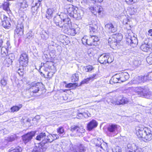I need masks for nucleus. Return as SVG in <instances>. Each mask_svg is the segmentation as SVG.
<instances>
[{
	"mask_svg": "<svg viewBox=\"0 0 152 152\" xmlns=\"http://www.w3.org/2000/svg\"><path fill=\"white\" fill-rule=\"evenodd\" d=\"M135 129L137 136L144 141L148 142L152 140V133L150 128L141 125L137 127Z\"/></svg>",
	"mask_w": 152,
	"mask_h": 152,
	"instance_id": "nucleus-1",
	"label": "nucleus"
},
{
	"mask_svg": "<svg viewBox=\"0 0 152 152\" xmlns=\"http://www.w3.org/2000/svg\"><path fill=\"white\" fill-rule=\"evenodd\" d=\"M99 39L96 36L90 35V37L84 36L82 39V42L84 45L87 44L88 45H97Z\"/></svg>",
	"mask_w": 152,
	"mask_h": 152,
	"instance_id": "nucleus-2",
	"label": "nucleus"
},
{
	"mask_svg": "<svg viewBox=\"0 0 152 152\" xmlns=\"http://www.w3.org/2000/svg\"><path fill=\"white\" fill-rule=\"evenodd\" d=\"M28 56L26 53H23L20 55L19 59L20 67H26L28 65Z\"/></svg>",
	"mask_w": 152,
	"mask_h": 152,
	"instance_id": "nucleus-3",
	"label": "nucleus"
},
{
	"mask_svg": "<svg viewBox=\"0 0 152 152\" xmlns=\"http://www.w3.org/2000/svg\"><path fill=\"white\" fill-rule=\"evenodd\" d=\"M109 54L104 53L101 55L98 58V61L101 64H106L111 63L112 61H109Z\"/></svg>",
	"mask_w": 152,
	"mask_h": 152,
	"instance_id": "nucleus-4",
	"label": "nucleus"
},
{
	"mask_svg": "<svg viewBox=\"0 0 152 152\" xmlns=\"http://www.w3.org/2000/svg\"><path fill=\"white\" fill-rule=\"evenodd\" d=\"M118 125L114 124H109L107 127L108 133L110 134V136H113V134L115 133L118 129Z\"/></svg>",
	"mask_w": 152,
	"mask_h": 152,
	"instance_id": "nucleus-5",
	"label": "nucleus"
},
{
	"mask_svg": "<svg viewBox=\"0 0 152 152\" xmlns=\"http://www.w3.org/2000/svg\"><path fill=\"white\" fill-rule=\"evenodd\" d=\"M36 132L35 131L29 132L23 135L22 138L24 142L26 144L31 140L33 137L35 135Z\"/></svg>",
	"mask_w": 152,
	"mask_h": 152,
	"instance_id": "nucleus-6",
	"label": "nucleus"
},
{
	"mask_svg": "<svg viewBox=\"0 0 152 152\" xmlns=\"http://www.w3.org/2000/svg\"><path fill=\"white\" fill-rule=\"evenodd\" d=\"M42 86V84L41 83H32L30 85L29 90L31 92L36 93L39 91Z\"/></svg>",
	"mask_w": 152,
	"mask_h": 152,
	"instance_id": "nucleus-7",
	"label": "nucleus"
},
{
	"mask_svg": "<svg viewBox=\"0 0 152 152\" xmlns=\"http://www.w3.org/2000/svg\"><path fill=\"white\" fill-rule=\"evenodd\" d=\"M43 68V70L45 72H49L50 69L52 70L54 68V63L51 61H47L41 66V68Z\"/></svg>",
	"mask_w": 152,
	"mask_h": 152,
	"instance_id": "nucleus-8",
	"label": "nucleus"
},
{
	"mask_svg": "<svg viewBox=\"0 0 152 152\" xmlns=\"http://www.w3.org/2000/svg\"><path fill=\"white\" fill-rule=\"evenodd\" d=\"M48 138V135L46 136L45 133L42 132L37 135L36 139L38 141H41L42 143L45 144L49 142L47 140Z\"/></svg>",
	"mask_w": 152,
	"mask_h": 152,
	"instance_id": "nucleus-9",
	"label": "nucleus"
},
{
	"mask_svg": "<svg viewBox=\"0 0 152 152\" xmlns=\"http://www.w3.org/2000/svg\"><path fill=\"white\" fill-rule=\"evenodd\" d=\"M104 28L106 31L109 33L115 32L117 31L115 27L111 23H108L105 24Z\"/></svg>",
	"mask_w": 152,
	"mask_h": 152,
	"instance_id": "nucleus-10",
	"label": "nucleus"
},
{
	"mask_svg": "<svg viewBox=\"0 0 152 152\" xmlns=\"http://www.w3.org/2000/svg\"><path fill=\"white\" fill-rule=\"evenodd\" d=\"M140 94L144 98L147 99L150 98L151 97V93L149 92L148 88L147 87L142 88Z\"/></svg>",
	"mask_w": 152,
	"mask_h": 152,
	"instance_id": "nucleus-11",
	"label": "nucleus"
},
{
	"mask_svg": "<svg viewBox=\"0 0 152 152\" xmlns=\"http://www.w3.org/2000/svg\"><path fill=\"white\" fill-rule=\"evenodd\" d=\"M7 46L4 45L1 47V53L2 55V57H5L7 55V51L9 49L11 48L10 43V42L8 40L6 42Z\"/></svg>",
	"mask_w": 152,
	"mask_h": 152,
	"instance_id": "nucleus-12",
	"label": "nucleus"
},
{
	"mask_svg": "<svg viewBox=\"0 0 152 152\" xmlns=\"http://www.w3.org/2000/svg\"><path fill=\"white\" fill-rule=\"evenodd\" d=\"M15 32L18 35L22 36L23 34V25L22 23H18L16 29L15 30Z\"/></svg>",
	"mask_w": 152,
	"mask_h": 152,
	"instance_id": "nucleus-13",
	"label": "nucleus"
},
{
	"mask_svg": "<svg viewBox=\"0 0 152 152\" xmlns=\"http://www.w3.org/2000/svg\"><path fill=\"white\" fill-rule=\"evenodd\" d=\"M118 74L119 78V80H120L121 82L126 81L129 78V74L127 72H122Z\"/></svg>",
	"mask_w": 152,
	"mask_h": 152,
	"instance_id": "nucleus-14",
	"label": "nucleus"
},
{
	"mask_svg": "<svg viewBox=\"0 0 152 152\" xmlns=\"http://www.w3.org/2000/svg\"><path fill=\"white\" fill-rule=\"evenodd\" d=\"M135 146V145H132L130 144H128L127 145V148L126 149V151L127 152H144L143 149L140 148H137L136 150L133 149V147Z\"/></svg>",
	"mask_w": 152,
	"mask_h": 152,
	"instance_id": "nucleus-15",
	"label": "nucleus"
},
{
	"mask_svg": "<svg viewBox=\"0 0 152 152\" xmlns=\"http://www.w3.org/2000/svg\"><path fill=\"white\" fill-rule=\"evenodd\" d=\"M99 143H98V147L97 148V151L100 150L102 151V150H105L107 149V143L104 142L101 139H99Z\"/></svg>",
	"mask_w": 152,
	"mask_h": 152,
	"instance_id": "nucleus-16",
	"label": "nucleus"
},
{
	"mask_svg": "<svg viewBox=\"0 0 152 152\" xmlns=\"http://www.w3.org/2000/svg\"><path fill=\"white\" fill-rule=\"evenodd\" d=\"M73 149L74 152H84L86 151V148L83 144H80L75 145Z\"/></svg>",
	"mask_w": 152,
	"mask_h": 152,
	"instance_id": "nucleus-17",
	"label": "nucleus"
},
{
	"mask_svg": "<svg viewBox=\"0 0 152 152\" xmlns=\"http://www.w3.org/2000/svg\"><path fill=\"white\" fill-rule=\"evenodd\" d=\"M8 18L4 15H3L1 17V19L2 22V26L5 28L9 27L11 24L7 20Z\"/></svg>",
	"mask_w": 152,
	"mask_h": 152,
	"instance_id": "nucleus-18",
	"label": "nucleus"
},
{
	"mask_svg": "<svg viewBox=\"0 0 152 152\" xmlns=\"http://www.w3.org/2000/svg\"><path fill=\"white\" fill-rule=\"evenodd\" d=\"M98 125V123L95 120L93 119L90 121L87 125V128L88 130L91 131L95 128Z\"/></svg>",
	"mask_w": 152,
	"mask_h": 152,
	"instance_id": "nucleus-19",
	"label": "nucleus"
},
{
	"mask_svg": "<svg viewBox=\"0 0 152 152\" xmlns=\"http://www.w3.org/2000/svg\"><path fill=\"white\" fill-rule=\"evenodd\" d=\"M89 8L90 10L93 13H94L95 12H98L99 14L103 11L102 7L99 5H95L94 6H91Z\"/></svg>",
	"mask_w": 152,
	"mask_h": 152,
	"instance_id": "nucleus-20",
	"label": "nucleus"
},
{
	"mask_svg": "<svg viewBox=\"0 0 152 152\" xmlns=\"http://www.w3.org/2000/svg\"><path fill=\"white\" fill-rule=\"evenodd\" d=\"M67 12L69 16L74 18L75 17V15L77 13V10L75 9L74 7L72 5H69L67 10Z\"/></svg>",
	"mask_w": 152,
	"mask_h": 152,
	"instance_id": "nucleus-21",
	"label": "nucleus"
},
{
	"mask_svg": "<svg viewBox=\"0 0 152 152\" xmlns=\"http://www.w3.org/2000/svg\"><path fill=\"white\" fill-rule=\"evenodd\" d=\"M54 22L56 26L60 28L62 27L64 25L63 22L61 20L59 16L57 15L54 17Z\"/></svg>",
	"mask_w": 152,
	"mask_h": 152,
	"instance_id": "nucleus-22",
	"label": "nucleus"
},
{
	"mask_svg": "<svg viewBox=\"0 0 152 152\" xmlns=\"http://www.w3.org/2000/svg\"><path fill=\"white\" fill-rule=\"evenodd\" d=\"M121 82L119 80V78L118 74H116L113 76L111 78L110 83L111 84L115 83Z\"/></svg>",
	"mask_w": 152,
	"mask_h": 152,
	"instance_id": "nucleus-23",
	"label": "nucleus"
},
{
	"mask_svg": "<svg viewBox=\"0 0 152 152\" xmlns=\"http://www.w3.org/2000/svg\"><path fill=\"white\" fill-rule=\"evenodd\" d=\"M59 135L57 134H49L48 135V139L47 140L49 142H51L54 140L57 139L59 138Z\"/></svg>",
	"mask_w": 152,
	"mask_h": 152,
	"instance_id": "nucleus-24",
	"label": "nucleus"
},
{
	"mask_svg": "<svg viewBox=\"0 0 152 152\" xmlns=\"http://www.w3.org/2000/svg\"><path fill=\"white\" fill-rule=\"evenodd\" d=\"M89 30L91 33L95 32L98 28L97 26L96 23L90 24L89 25Z\"/></svg>",
	"mask_w": 152,
	"mask_h": 152,
	"instance_id": "nucleus-25",
	"label": "nucleus"
},
{
	"mask_svg": "<svg viewBox=\"0 0 152 152\" xmlns=\"http://www.w3.org/2000/svg\"><path fill=\"white\" fill-rule=\"evenodd\" d=\"M41 38L44 40H46L49 37V32L42 31L40 33Z\"/></svg>",
	"mask_w": 152,
	"mask_h": 152,
	"instance_id": "nucleus-26",
	"label": "nucleus"
},
{
	"mask_svg": "<svg viewBox=\"0 0 152 152\" xmlns=\"http://www.w3.org/2000/svg\"><path fill=\"white\" fill-rule=\"evenodd\" d=\"M42 146L39 143L36 145V146L32 151L31 152H42Z\"/></svg>",
	"mask_w": 152,
	"mask_h": 152,
	"instance_id": "nucleus-27",
	"label": "nucleus"
},
{
	"mask_svg": "<svg viewBox=\"0 0 152 152\" xmlns=\"http://www.w3.org/2000/svg\"><path fill=\"white\" fill-rule=\"evenodd\" d=\"M53 17V11L51 9H48L46 11L45 17L48 20L51 19Z\"/></svg>",
	"mask_w": 152,
	"mask_h": 152,
	"instance_id": "nucleus-28",
	"label": "nucleus"
},
{
	"mask_svg": "<svg viewBox=\"0 0 152 152\" xmlns=\"http://www.w3.org/2000/svg\"><path fill=\"white\" fill-rule=\"evenodd\" d=\"M57 132L58 135L61 137H64L63 135L65 134V132L64 128L60 126L57 129Z\"/></svg>",
	"mask_w": 152,
	"mask_h": 152,
	"instance_id": "nucleus-29",
	"label": "nucleus"
},
{
	"mask_svg": "<svg viewBox=\"0 0 152 152\" xmlns=\"http://www.w3.org/2000/svg\"><path fill=\"white\" fill-rule=\"evenodd\" d=\"M19 4L20 7V8L21 9H24L28 7L27 2L26 0H23Z\"/></svg>",
	"mask_w": 152,
	"mask_h": 152,
	"instance_id": "nucleus-30",
	"label": "nucleus"
},
{
	"mask_svg": "<svg viewBox=\"0 0 152 152\" xmlns=\"http://www.w3.org/2000/svg\"><path fill=\"white\" fill-rule=\"evenodd\" d=\"M17 139L16 135L15 134H13L6 137L5 140L9 142H12L16 140Z\"/></svg>",
	"mask_w": 152,
	"mask_h": 152,
	"instance_id": "nucleus-31",
	"label": "nucleus"
},
{
	"mask_svg": "<svg viewBox=\"0 0 152 152\" xmlns=\"http://www.w3.org/2000/svg\"><path fill=\"white\" fill-rule=\"evenodd\" d=\"M34 3V5L32 6L31 7V11L33 13H35L37 12V10L40 6L39 3Z\"/></svg>",
	"mask_w": 152,
	"mask_h": 152,
	"instance_id": "nucleus-32",
	"label": "nucleus"
},
{
	"mask_svg": "<svg viewBox=\"0 0 152 152\" xmlns=\"http://www.w3.org/2000/svg\"><path fill=\"white\" fill-rule=\"evenodd\" d=\"M129 103L128 99L125 97H123L120 101L119 103L117 104H123Z\"/></svg>",
	"mask_w": 152,
	"mask_h": 152,
	"instance_id": "nucleus-33",
	"label": "nucleus"
},
{
	"mask_svg": "<svg viewBox=\"0 0 152 152\" xmlns=\"http://www.w3.org/2000/svg\"><path fill=\"white\" fill-rule=\"evenodd\" d=\"M146 44H142L140 47V49L143 51L147 52L150 49Z\"/></svg>",
	"mask_w": 152,
	"mask_h": 152,
	"instance_id": "nucleus-34",
	"label": "nucleus"
},
{
	"mask_svg": "<svg viewBox=\"0 0 152 152\" xmlns=\"http://www.w3.org/2000/svg\"><path fill=\"white\" fill-rule=\"evenodd\" d=\"M76 133L79 136L82 135L83 133H84L85 131V130L82 127H79Z\"/></svg>",
	"mask_w": 152,
	"mask_h": 152,
	"instance_id": "nucleus-35",
	"label": "nucleus"
},
{
	"mask_svg": "<svg viewBox=\"0 0 152 152\" xmlns=\"http://www.w3.org/2000/svg\"><path fill=\"white\" fill-rule=\"evenodd\" d=\"M79 80V75L78 74L75 73L71 77V80L72 82L77 81Z\"/></svg>",
	"mask_w": 152,
	"mask_h": 152,
	"instance_id": "nucleus-36",
	"label": "nucleus"
},
{
	"mask_svg": "<svg viewBox=\"0 0 152 152\" xmlns=\"http://www.w3.org/2000/svg\"><path fill=\"white\" fill-rule=\"evenodd\" d=\"M19 106L15 105L12 107L11 108V112H14L18 111L22 107V105H19Z\"/></svg>",
	"mask_w": 152,
	"mask_h": 152,
	"instance_id": "nucleus-37",
	"label": "nucleus"
},
{
	"mask_svg": "<svg viewBox=\"0 0 152 152\" xmlns=\"http://www.w3.org/2000/svg\"><path fill=\"white\" fill-rule=\"evenodd\" d=\"M152 52L149 54L146 58L147 62L150 64H152Z\"/></svg>",
	"mask_w": 152,
	"mask_h": 152,
	"instance_id": "nucleus-38",
	"label": "nucleus"
},
{
	"mask_svg": "<svg viewBox=\"0 0 152 152\" xmlns=\"http://www.w3.org/2000/svg\"><path fill=\"white\" fill-rule=\"evenodd\" d=\"M151 73H150L148 74V75L146 76L144 75V76H142L143 80V82H144L147 80H151L150 78L149 77V76L151 75Z\"/></svg>",
	"mask_w": 152,
	"mask_h": 152,
	"instance_id": "nucleus-39",
	"label": "nucleus"
},
{
	"mask_svg": "<svg viewBox=\"0 0 152 152\" xmlns=\"http://www.w3.org/2000/svg\"><path fill=\"white\" fill-rule=\"evenodd\" d=\"M79 127L77 126H72L71 127L70 130L72 132H75L77 133V131H78Z\"/></svg>",
	"mask_w": 152,
	"mask_h": 152,
	"instance_id": "nucleus-40",
	"label": "nucleus"
},
{
	"mask_svg": "<svg viewBox=\"0 0 152 152\" xmlns=\"http://www.w3.org/2000/svg\"><path fill=\"white\" fill-rule=\"evenodd\" d=\"M116 36V39L117 40V42L118 43H119L121 41L123 37L121 34H118L117 35H114Z\"/></svg>",
	"mask_w": 152,
	"mask_h": 152,
	"instance_id": "nucleus-41",
	"label": "nucleus"
},
{
	"mask_svg": "<svg viewBox=\"0 0 152 152\" xmlns=\"http://www.w3.org/2000/svg\"><path fill=\"white\" fill-rule=\"evenodd\" d=\"M11 149L12 148L9 152H20L22 151V148L19 146L16 147L15 149L12 150Z\"/></svg>",
	"mask_w": 152,
	"mask_h": 152,
	"instance_id": "nucleus-42",
	"label": "nucleus"
},
{
	"mask_svg": "<svg viewBox=\"0 0 152 152\" xmlns=\"http://www.w3.org/2000/svg\"><path fill=\"white\" fill-rule=\"evenodd\" d=\"M85 70L87 72H90L94 69V67L91 65H88L84 67Z\"/></svg>",
	"mask_w": 152,
	"mask_h": 152,
	"instance_id": "nucleus-43",
	"label": "nucleus"
},
{
	"mask_svg": "<svg viewBox=\"0 0 152 152\" xmlns=\"http://www.w3.org/2000/svg\"><path fill=\"white\" fill-rule=\"evenodd\" d=\"M58 16H59L60 18L62 21H64L68 17L67 15L66 14L64 13H61L60 15H58Z\"/></svg>",
	"mask_w": 152,
	"mask_h": 152,
	"instance_id": "nucleus-44",
	"label": "nucleus"
},
{
	"mask_svg": "<svg viewBox=\"0 0 152 152\" xmlns=\"http://www.w3.org/2000/svg\"><path fill=\"white\" fill-rule=\"evenodd\" d=\"M118 43L117 42L116 39L115 38L112 37V42H111L110 45L113 46H116Z\"/></svg>",
	"mask_w": 152,
	"mask_h": 152,
	"instance_id": "nucleus-45",
	"label": "nucleus"
},
{
	"mask_svg": "<svg viewBox=\"0 0 152 152\" xmlns=\"http://www.w3.org/2000/svg\"><path fill=\"white\" fill-rule=\"evenodd\" d=\"M137 42V39L135 38H133L132 39L131 42L130 44L131 46L134 47L136 45Z\"/></svg>",
	"mask_w": 152,
	"mask_h": 152,
	"instance_id": "nucleus-46",
	"label": "nucleus"
},
{
	"mask_svg": "<svg viewBox=\"0 0 152 152\" xmlns=\"http://www.w3.org/2000/svg\"><path fill=\"white\" fill-rule=\"evenodd\" d=\"M91 80V79L89 77L86 79H85L81 82L80 84V86H81L84 84L88 83L89 81Z\"/></svg>",
	"mask_w": 152,
	"mask_h": 152,
	"instance_id": "nucleus-47",
	"label": "nucleus"
},
{
	"mask_svg": "<svg viewBox=\"0 0 152 152\" xmlns=\"http://www.w3.org/2000/svg\"><path fill=\"white\" fill-rule=\"evenodd\" d=\"M27 38L30 39L31 38H33L34 37V33L31 31H29L27 34Z\"/></svg>",
	"mask_w": 152,
	"mask_h": 152,
	"instance_id": "nucleus-48",
	"label": "nucleus"
},
{
	"mask_svg": "<svg viewBox=\"0 0 152 152\" xmlns=\"http://www.w3.org/2000/svg\"><path fill=\"white\" fill-rule=\"evenodd\" d=\"M63 22V23H64V24H67L69 25L71 24V22L70 21V20L68 18H67L65 20H64V21H62Z\"/></svg>",
	"mask_w": 152,
	"mask_h": 152,
	"instance_id": "nucleus-49",
	"label": "nucleus"
},
{
	"mask_svg": "<svg viewBox=\"0 0 152 152\" xmlns=\"http://www.w3.org/2000/svg\"><path fill=\"white\" fill-rule=\"evenodd\" d=\"M9 4L7 2H5L3 4L4 10H8V9H9Z\"/></svg>",
	"mask_w": 152,
	"mask_h": 152,
	"instance_id": "nucleus-50",
	"label": "nucleus"
},
{
	"mask_svg": "<svg viewBox=\"0 0 152 152\" xmlns=\"http://www.w3.org/2000/svg\"><path fill=\"white\" fill-rule=\"evenodd\" d=\"M142 89V88L141 87H137L135 88L134 89V91L138 93L139 94H140Z\"/></svg>",
	"mask_w": 152,
	"mask_h": 152,
	"instance_id": "nucleus-51",
	"label": "nucleus"
},
{
	"mask_svg": "<svg viewBox=\"0 0 152 152\" xmlns=\"http://www.w3.org/2000/svg\"><path fill=\"white\" fill-rule=\"evenodd\" d=\"M140 61L137 60H135L133 62V64L135 66H137L140 65Z\"/></svg>",
	"mask_w": 152,
	"mask_h": 152,
	"instance_id": "nucleus-52",
	"label": "nucleus"
},
{
	"mask_svg": "<svg viewBox=\"0 0 152 152\" xmlns=\"http://www.w3.org/2000/svg\"><path fill=\"white\" fill-rule=\"evenodd\" d=\"M5 131H6V129L3 126L0 125V133H3V134H4Z\"/></svg>",
	"mask_w": 152,
	"mask_h": 152,
	"instance_id": "nucleus-53",
	"label": "nucleus"
},
{
	"mask_svg": "<svg viewBox=\"0 0 152 152\" xmlns=\"http://www.w3.org/2000/svg\"><path fill=\"white\" fill-rule=\"evenodd\" d=\"M7 83V80L3 78L2 79H1V84L2 85L4 86H5Z\"/></svg>",
	"mask_w": 152,
	"mask_h": 152,
	"instance_id": "nucleus-54",
	"label": "nucleus"
},
{
	"mask_svg": "<svg viewBox=\"0 0 152 152\" xmlns=\"http://www.w3.org/2000/svg\"><path fill=\"white\" fill-rule=\"evenodd\" d=\"M23 69H21L20 68H18L17 70V72L20 76H22L23 74Z\"/></svg>",
	"mask_w": 152,
	"mask_h": 152,
	"instance_id": "nucleus-55",
	"label": "nucleus"
},
{
	"mask_svg": "<svg viewBox=\"0 0 152 152\" xmlns=\"http://www.w3.org/2000/svg\"><path fill=\"white\" fill-rule=\"evenodd\" d=\"M75 29L73 28L70 30V34L74 36L77 33L76 32Z\"/></svg>",
	"mask_w": 152,
	"mask_h": 152,
	"instance_id": "nucleus-56",
	"label": "nucleus"
},
{
	"mask_svg": "<svg viewBox=\"0 0 152 152\" xmlns=\"http://www.w3.org/2000/svg\"><path fill=\"white\" fill-rule=\"evenodd\" d=\"M139 82H138V81L137 80V79L136 78L134 79V80H132L131 83H130L131 84H138L139 83Z\"/></svg>",
	"mask_w": 152,
	"mask_h": 152,
	"instance_id": "nucleus-57",
	"label": "nucleus"
},
{
	"mask_svg": "<svg viewBox=\"0 0 152 152\" xmlns=\"http://www.w3.org/2000/svg\"><path fill=\"white\" fill-rule=\"evenodd\" d=\"M126 1L128 4L133 3H136L139 0H125Z\"/></svg>",
	"mask_w": 152,
	"mask_h": 152,
	"instance_id": "nucleus-58",
	"label": "nucleus"
},
{
	"mask_svg": "<svg viewBox=\"0 0 152 152\" xmlns=\"http://www.w3.org/2000/svg\"><path fill=\"white\" fill-rule=\"evenodd\" d=\"M83 116H84L85 118H87L88 117H90L91 114L89 113H88L84 112L83 113Z\"/></svg>",
	"mask_w": 152,
	"mask_h": 152,
	"instance_id": "nucleus-59",
	"label": "nucleus"
},
{
	"mask_svg": "<svg viewBox=\"0 0 152 152\" xmlns=\"http://www.w3.org/2000/svg\"><path fill=\"white\" fill-rule=\"evenodd\" d=\"M76 83H69L66 85V87L70 88H71V87L72 86H73V85H76Z\"/></svg>",
	"mask_w": 152,
	"mask_h": 152,
	"instance_id": "nucleus-60",
	"label": "nucleus"
},
{
	"mask_svg": "<svg viewBox=\"0 0 152 152\" xmlns=\"http://www.w3.org/2000/svg\"><path fill=\"white\" fill-rule=\"evenodd\" d=\"M136 78L137 79V80H138V82H139V83H141L142 82H143V81L142 76H138Z\"/></svg>",
	"mask_w": 152,
	"mask_h": 152,
	"instance_id": "nucleus-61",
	"label": "nucleus"
},
{
	"mask_svg": "<svg viewBox=\"0 0 152 152\" xmlns=\"http://www.w3.org/2000/svg\"><path fill=\"white\" fill-rule=\"evenodd\" d=\"M88 55L90 57H92L93 56V53L91 50H89L88 51Z\"/></svg>",
	"mask_w": 152,
	"mask_h": 152,
	"instance_id": "nucleus-62",
	"label": "nucleus"
},
{
	"mask_svg": "<svg viewBox=\"0 0 152 152\" xmlns=\"http://www.w3.org/2000/svg\"><path fill=\"white\" fill-rule=\"evenodd\" d=\"M97 75L96 74H94L92 75H91V76L89 77L91 80H92L93 79H95L96 78V77L97 76Z\"/></svg>",
	"mask_w": 152,
	"mask_h": 152,
	"instance_id": "nucleus-63",
	"label": "nucleus"
},
{
	"mask_svg": "<svg viewBox=\"0 0 152 152\" xmlns=\"http://www.w3.org/2000/svg\"><path fill=\"white\" fill-rule=\"evenodd\" d=\"M150 49H152V43L149 41L147 44H146Z\"/></svg>",
	"mask_w": 152,
	"mask_h": 152,
	"instance_id": "nucleus-64",
	"label": "nucleus"
}]
</instances>
